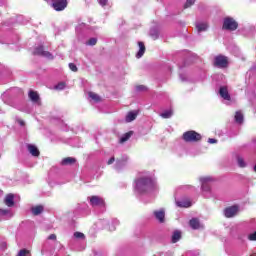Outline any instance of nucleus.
<instances>
[{"instance_id":"obj_6","label":"nucleus","mask_w":256,"mask_h":256,"mask_svg":"<svg viewBox=\"0 0 256 256\" xmlns=\"http://www.w3.org/2000/svg\"><path fill=\"white\" fill-rule=\"evenodd\" d=\"M219 95L224 101H227L226 105H231V103H233V100L231 99V94H229V89L227 88V86L220 87Z\"/></svg>"},{"instance_id":"obj_16","label":"nucleus","mask_w":256,"mask_h":256,"mask_svg":"<svg viewBox=\"0 0 256 256\" xmlns=\"http://www.w3.org/2000/svg\"><path fill=\"white\" fill-rule=\"evenodd\" d=\"M4 203L7 207H13L15 205V195L7 194L4 198Z\"/></svg>"},{"instance_id":"obj_18","label":"nucleus","mask_w":256,"mask_h":256,"mask_svg":"<svg viewBox=\"0 0 256 256\" xmlns=\"http://www.w3.org/2000/svg\"><path fill=\"white\" fill-rule=\"evenodd\" d=\"M196 29L198 33H201L202 31H206L207 29H209V25L206 22H197Z\"/></svg>"},{"instance_id":"obj_12","label":"nucleus","mask_w":256,"mask_h":256,"mask_svg":"<svg viewBox=\"0 0 256 256\" xmlns=\"http://www.w3.org/2000/svg\"><path fill=\"white\" fill-rule=\"evenodd\" d=\"M153 215L159 223H165V209L155 210Z\"/></svg>"},{"instance_id":"obj_9","label":"nucleus","mask_w":256,"mask_h":256,"mask_svg":"<svg viewBox=\"0 0 256 256\" xmlns=\"http://www.w3.org/2000/svg\"><path fill=\"white\" fill-rule=\"evenodd\" d=\"M28 97L34 105L41 107V97H39V93H37L36 91L30 90L28 92Z\"/></svg>"},{"instance_id":"obj_19","label":"nucleus","mask_w":256,"mask_h":256,"mask_svg":"<svg viewBox=\"0 0 256 256\" xmlns=\"http://www.w3.org/2000/svg\"><path fill=\"white\" fill-rule=\"evenodd\" d=\"M139 51L136 54L137 59H141L145 55V44L143 42H138Z\"/></svg>"},{"instance_id":"obj_29","label":"nucleus","mask_w":256,"mask_h":256,"mask_svg":"<svg viewBox=\"0 0 256 256\" xmlns=\"http://www.w3.org/2000/svg\"><path fill=\"white\" fill-rule=\"evenodd\" d=\"M176 205L178 207H184L186 209L191 207V203L189 201H178V202H176Z\"/></svg>"},{"instance_id":"obj_37","label":"nucleus","mask_w":256,"mask_h":256,"mask_svg":"<svg viewBox=\"0 0 256 256\" xmlns=\"http://www.w3.org/2000/svg\"><path fill=\"white\" fill-rule=\"evenodd\" d=\"M249 241H256V231L248 236Z\"/></svg>"},{"instance_id":"obj_14","label":"nucleus","mask_w":256,"mask_h":256,"mask_svg":"<svg viewBox=\"0 0 256 256\" xmlns=\"http://www.w3.org/2000/svg\"><path fill=\"white\" fill-rule=\"evenodd\" d=\"M0 217L7 221L13 217V211L11 209L0 208Z\"/></svg>"},{"instance_id":"obj_39","label":"nucleus","mask_w":256,"mask_h":256,"mask_svg":"<svg viewBox=\"0 0 256 256\" xmlns=\"http://www.w3.org/2000/svg\"><path fill=\"white\" fill-rule=\"evenodd\" d=\"M113 163H115V157L112 156L108 161H107V165H113Z\"/></svg>"},{"instance_id":"obj_46","label":"nucleus","mask_w":256,"mask_h":256,"mask_svg":"<svg viewBox=\"0 0 256 256\" xmlns=\"http://www.w3.org/2000/svg\"><path fill=\"white\" fill-rule=\"evenodd\" d=\"M110 231H115V228H110Z\"/></svg>"},{"instance_id":"obj_38","label":"nucleus","mask_w":256,"mask_h":256,"mask_svg":"<svg viewBox=\"0 0 256 256\" xmlns=\"http://www.w3.org/2000/svg\"><path fill=\"white\" fill-rule=\"evenodd\" d=\"M107 1L108 0H98V3L101 5V7H105V5H107Z\"/></svg>"},{"instance_id":"obj_49","label":"nucleus","mask_w":256,"mask_h":256,"mask_svg":"<svg viewBox=\"0 0 256 256\" xmlns=\"http://www.w3.org/2000/svg\"><path fill=\"white\" fill-rule=\"evenodd\" d=\"M250 256H256V254H252V255H250Z\"/></svg>"},{"instance_id":"obj_34","label":"nucleus","mask_w":256,"mask_h":256,"mask_svg":"<svg viewBox=\"0 0 256 256\" xmlns=\"http://www.w3.org/2000/svg\"><path fill=\"white\" fill-rule=\"evenodd\" d=\"M74 237H75V239H85V234H83L81 232H75Z\"/></svg>"},{"instance_id":"obj_42","label":"nucleus","mask_w":256,"mask_h":256,"mask_svg":"<svg viewBox=\"0 0 256 256\" xmlns=\"http://www.w3.org/2000/svg\"><path fill=\"white\" fill-rule=\"evenodd\" d=\"M208 143H210V144L217 143V139H215V138H209V139H208Z\"/></svg>"},{"instance_id":"obj_8","label":"nucleus","mask_w":256,"mask_h":256,"mask_svg":"<svg viewBox=\"0 0 256 256\" xmlns=\"http://www.w3.org/2000/svg\"><path fill=\"white\" fill-rule=\"evenodd\" d=\"M33 55H39L40 57H46V59H53V54L49 51H45L43 46H38L34 49Z\"/></svg>"},{"instance_id":"obj_45","label":"nucleus","mask_w":256,"mask_h":256,"mask_svg":"<svg viewBox=\"0 0 256 256\" xmlns=\"http://www.w3.org/2000/svg\"><path fill=\"white\" fill-rule=\"evenodd\" d=\"M180 79H181L182 81H185V78H183V75H180Z\"/></svg>"},{"instance_id":"obj_3","label":"nucleus","mask_w":256,"mask_h":256,"mask_svg":"<svg viewBox=\"0 0 256 256\" xmlns=\"http://www.w3.org/2000/svg\"><path fill=\"white\" fill-rule=\"evenodd\" d=\"M237 27H239V23H237V21H235L234 18H231V17L224 18L222 28L225 31H237Z\"/></svg>"},{"instance_id":"obj_35","label":"nucleus","mask_w":256,"mask_h":256,"mask_svg":"<svg viewBox=\"0 0 256 256\" xmlns=\"http://www.w3.org/2000/svg\"><path fill=\"white\" fill-rule=\"evenodd\" d=\"M29 255V250L27 249H22L18 252V256H27Z\"/></svg>"},{"instance_id":"obj_28","label":"nucleus","mask_w":256,"mask_h":256,"mask_svg":"<svg viewBox=\"0 0 256 256\" xmlns=\"http://www.w3.org/2000/svg\"><path fill=\"white\" fill-rule=\"evenodd\" d=\"M150 36L152 37V39H159V31L157 30V28H152L150 29Z\"/></svg>"},{"instance_id":"obj_33","label":"nucleus","mask_w":256,"mask_h":256,"mask_svg":"<svg viewBox=\"0 0 256 256\" xmlns=\"http://www.w3.org/2000/svg\"><path fill=\"white\" fill-rule=\"evenodd\" d=\"M86 45H97V38H90L89 41L86 42Z\"/></svg>"},{"instance_id":"obj_30","label":"nucleus","mask_w":256,"mask_h":256,"mask_svg":"<svg viewBox=\"0 0 256 256\" xmlns=\"http://www.w3.org/2000/svg\"><path fill=\"white\" fill-rule=\"evenodd\" d=\"M237 163H238V166L241 167V168L247 167V163L245 162V160L241 156L237 157Z\"/></svg>"},{"instance_id":"obj_26","label":"nucleus","mask_w":256,"mask_h":256,"mask_svg":"<svg viewBox=\"0 0 256 256\" xmlns=\"http://www.w3.org/2000/svg\"><path fill=\"white\" fill-rule=\"evenodd\" d=\"M88 97L92 99V101H95V103H99V101H101V97L95 94V92H89Z\"/></svg>"},{"instance_id":"obj_36","label":"nucleus","mask_w":256,"mask_h":256,"mask_svg":"<svg viewBox=\"0 0 256 256\" xmlns=\"http://www.w3.org/2000/svg\"><path fill=\"white\" fill-rule=\"evenodd\" d=\"M69 69L70 71H73L74 73H77V65H75L74 63H69Z\"/></svg>"},{"instance_id":"obj_15","label":"nucleus","mask_w":256,"mask_h":256,"mask_svg":"<svg viewBox=\"0 0 256 256\" xmlns=\"http://www.w3.org/2000/svg\"><path fill=\"white\" fill-rule=\"evenodd\" d=\"M27 150L32 157H39L40 155L39 148L33 144H27Z\"/></svg>"},{"instance_id":"obj_47","label":"nucleus","mask_w":256,"mask_h":256,"mask_svg":"<svg viewBox=\"0 0 256 256\" xmlns=\"http://www.w3.org/2000/svg\"><path fill=\"white\" fill-rule=\"evenodd\" d=\"M2 248H5V243L2 244Z\"/></svg>"},{"instance_id":"obj_44","label":"nucleus","mask_w":256,"mask_h":256,"mask_svg":"<svg viewBox=\"0 0 256 256\" xmlns=\"http://www.w3.org/2000/svg\"><path fill=\"white\" fill-rule=\"evenodd\" d=\"M113 224H114V225H119V220L114 219V220H113Z\"/></svg>"},{"instance_id":"obj_13","label":"nucleus","mask_w":256,"mask_h":256,"mask_svg":"<svg viewBox=\"0 0 256 256\" xmlns=\"http://www.w3.org/2000/svg\"><path fill=\"white\" fill-rule=\"evenodd\" d=\"M137 115H139V110H133L127 113L125 117L126 123H131L137 119Z\"/></svg>"},{"instance_id":"obj_31","label":"nucleus","mask_w":256,"mask_h":256,"mask_svg":"<svg viewBox=\"0 0 256 256\" xmlns=\"http://www.w3.org/2000/svg\"><path fill=\"white\" fill-rule=\"evenodd\" d=\"M65 87H66L65 82H60L56 86H54V89H56L58 91H63V89H65Z\"/></svg>"},{"instance_id":"obj_17","label":"nucleus","mask_w":256,"mask_h":256,"mask_svg":"<svg viewBox=\"0 0 256 256\" xmlns=\"http://www.w3.org/2000/svg\"><path fill=\"white\" fill-rule=\"evenodd\" d=\"M189 225L191 229H203V225L201 224V222H199V219L197 218H192L189 221Z\"/></svg>"},{"instance_id":"obj_32","label":"nucleus","mask_w":256,"mask_h":256,"mask_svg":"<svg viewBox=\"0 0 256 256\" xmlns=\"http://www.w3.org/2000/svg\"><path fill=\"white\" fill-rule=\"evenodd\" d=\"M192 5H195V0H187L184 4V9H188V7H191Z\"/></svg>"},{"instance_id":"obj_4","label":"nucleus","mask_w":256,"mask_h":256,"mask_svg":"<svg viewBox=\"0 0 256 256\" xmlns=\"http://www.w3.org/2000/svg\"><path fill=\"white\" fill-rule=\"evenodd\" d=\"M213 181L214 179L211 176L201 177L200 182L202 191H204L205 193H211V183H213Z\"/></svg>"},{"instance_id":"obj_21","label":"nucleus","mask_w":256,"mask_h":256,"mask_svg":"<svg viewBox=\"0 0 256 256\" xmlns=\"http://www.w3.org/2000/svg\"><path fill=\"white\" fill-rule=\"evenodd\" d=\"M181 240V231L180 230H175L172 233L171 241L172 243H178V241Z\"/></svg>"},{"instance_id":"obj_7","label":"nucleus","mask_w":256,"mask_h":256,"mask_svg":"<svg viewBox=\"0 0 256 256\" xmlns=\"http://www.w3.org/2000/svg\"><path fill=\"white\" fill-rule=\"evenodd\" d=\"M54 11H65L67 9V0H51Z\"/></svg>"},{"instance_id":"obj_10","label":"nucleus","mask_w":256,"mask_h":256,"mask_svg":"<svg viewBox=\"0 0 256 256\" xmlns=\"http://www.w3.org/2000/svg\"><path fill=\"white\" fill-rule=\"evenodd\" d=\"M90 205L92 207H105V201L99 196L90 197Z\"/></svg>"},{"instance_id":"obj_22","label":"nucleus","mask_w":256,"mask_h":256,"mask_svg":"<svg viewBox=\"0 0 256 256\" xmlns=\"http://www.w3.org/2000/svg\"><path fill=\"white\" fill-rule=\"evenodd\" d=\"M125 165H127V161H125L123 159L116 160L114 168L116 169V171H121V169H123V167H125Z\"/></svg>"},{"instance_id":"obj_48","label":"nucleus","mask_w":256,"mask_h":256,"mask_svg":"<svg viewBox=\"0 0 256 256\" xmlns=\"http://www.w3.org/2000/svg\"><path fill=\"white\" fill-rule=\"evenodd\" d=\"M252 31H255V27H252Z\"/></svg>"},{"instance_id":"obj_43","label":"nucleus","mask_w":256,"mask_h":256,"mask_svg":"<svg viewBox=\"0 0 256 256\" xmlns=\"http://www.w3.org/2000/svg\"><path fill=\"white\" fill-rule=\"evenodd\" d=\"M18 123H19V125H21V127H23L25 125V122L23 120H19Z\"/></svg>"},{"instance_id":"obj_25","label":"nucleus","mask_w":256,"mask_h":256,"mask_svg":"<svg viewBox=\"0 0 256 256\" xmlns=\"http://www.w3.org/2000/svg\"><path fill=\"white\" fill-rule=\"evenodd\" d=\"M234 119L236 121V123H238V125H241V123H243V113H241V111H237L235 116H234Z\"/></svg>"},{"instance_id":"obj_20","label":"nucleus","mask_w":256,"mask_h":256,"mask_svg":"<svg viewBox=\"0 0 256 256\" xmlns=\"http://www.w3.org/2000/svg\"><path fill=\"white\" fill-rule=\"evenodd\" d=\"M44 209L45 208L42 205L34 206L31 208V213L34 214L35 216L41 215Z\"/></svg>"},{"instance_id":"obj_23","label":"nucleus","mask_w":256,"mask_h":256,"mask_svg":"<svg viewBox=\"0 0 256 256\" xmlns=\"http://www.w3.org/2000/svg\"><path fill=\"white\" fill-rule=\"evenodd\" d=\"M76 162H77V159H75L73 157H67V158L62 159L61 165H73Z\"/></svg>"},{"instance_id":"obj_27","label":"nucleus","mask_w":256,"mask_h":256,"mask_svg":"<svg viewBox=\"0 0 256 256\" xmlns=\"http://www.w3.org/2000/svg\"><path fill=\"white\" fill-rule=\"evenodd\" d=\"M133 135V132L130 131L128 133H125L121 138H120V143H125V141H129L131 139V136Z\"/></svg>"},{"instance_id":"obj_11","label":"nucleus","mask_w":256,"mask_h":256,"mask_svg":"<svg viewBox=\"0 0 256 256\" xmlns=\"http://www.w3.org/2000/svg\"><path fill=\"white\" fill-rule=\"evenodd\" d=\"M238 211H239L238 206H230L224 210V215L227 218L235 217Z\"/></svg>"},{"instance_id":"obj_2","label":"nucleus","mask_w":256,"mask_h":256,"mask_svg":"<svg viewBox=\"0 0 256 256\" xmlns=\"http://www.w3.org/2000/svg\"><path fill=\"white\" fill-rule=\"evenodd\" d=\"M182 138L186 143H197L198 141H201L202 136L196 131L190 130L184 132Z\"/></svg>"},{"instance_id":"obj_24","label":"nucleus","mask_w":256,"mask_h":256,"mask_svg":"<svg viewBox=\"0 0 256 256\" xmlns=\"http://www.w3.org/2000/svg\"><path fill=\"white\" fill-rule=\"evenodd\" d=\"M160 116L162 117V119H171V117H173V110H165L160 114Z\"/></svg>"},{"instance_id":"obj_1","label":"nucleus","mask_w":256,"mask_h":256,"mask_svg":"<svg viewBox=\"0 0 256 256\" xmlns=\"http://www.w3.org/2000/svg\"><path fill=\"white\" fill-rule=\"evenodd\" d=\"M157 189V181L155 179L143 175L135 179L134 193L136 195H146Z\"/></svg>"},{"instance_id":"obj_5","label":"nucleus","mask_w":256,"mask_h":256,"mask_svg":"<svg viewBox=\"0 0 256 256\" xmlns=\"http://www.w3.org/2000/svg\"><path fill=\"white\" fill-rule=\"evenodd\" d=\"M214 65L215 67H219V69H225V67L229 65V60L227 59V56L218 55L214 59Z\"/></svg>"},{"instance_id":"obj_40","label":"nucleus","mask_w":256,"mask_h":256,"mask_svg":"<svg viewBox=\"0 0 256 256\" xmlns=\"http://www.w3.org/2000/svg\"><path fill=\"white\" fill-rule=\"evenodd\" d=\"M48 239H49L50 241H55V240L57 239V235L51 234V235L48 236Z\"/></svg>"},{"instance_id":"obj_41","label":"nucleus","mask_w":256,"mask_h":256,"mask_svg":"<svg viewBox=\"0 0 256 256\" xmlns=\"http://www.w3.org/2000/svg\"><path fill=\"white\" fill-rule=\"evenodd\" d=\"M136 91H145V86L143 85L137 86Z\"/></svg>"}]
</instances>
